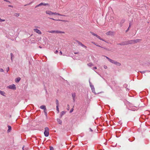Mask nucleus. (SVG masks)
Returning a JSON list of instances; mask_svg holds the SVG:
<instances>
[{"mask_svg": "<svg viewBox=\"0 0 150 150\" xmlns=\"http://www.w3.org/2000/svg\"><path fill=\"white\" fill-rule=\"evenodd\" d=\"M106 59L108 60L111 63L112 62V60L110 59V58H109L108 57H105Z\"/></svg>", "mask_w": 150, "mask_h": 150, "instance_id": "obj_21", "label": "nucleus"}, {"mask_svg": "<svg viewBox=\"0 0 150 150\" xmlns=\"http://www.w3.org/2000/svg\"><path fill=\"white\" fill-rule=\"evenodd\" d=\"M125 22V20L124 19H122L121 20L119 24V25L120 27H121L122 26L123 24Z\"/></svg>", "mask_w": 150, "mask_h": 150, "instance_id": "obj_9", "label": "nucleus"}, {"mask_svg": "<svg viewBox=\"0 0 150 150\" xmlns=\"http://www.w3.org/2000/svg\"><path fill=\"white\" fill-rule=\"evenodd\" d=\"M57 15V13L56 12H53V15Z\"/></svg>", "mask_w": 150, "mask_h": 150, "instance_id": "obj_46", "label": "nucleus"}, {"mask_svg": "<svg viewBox=\"0 0 150 150\" xmlns=\"http://www.w3.org/2000/svg\"><path fill=\"white\" fill-rule=\"evenodd\" d=\"M111 63L118 66H120L121 65V64L120 63L113 60H112Z\"/></svg>", "mask_w": 150, "mask_h": 150, "instance_id": "obj_3", "label": "nucleus"}, {"mask_svg": "<svg viewBox=\"0 0 150 150\" xmlns=\"http://www.w3.org/2000/svg\"><path fill=\"white\" fill-rule=\"evenodd\" d=\"M117 45H119L121 46H124L127 45V41H123L121 42L120 43L117 44Z\"/></svg>", "mask_w": 150, "mask_h": 150, "instance_id": "obj_4", "label": "nucleus"}, {"mask_svg": "<svg viewBox=\"0 0 150 150\" xmlns=\"http://www.w3.org/2000/svg\"><path fill=\"white\" fill-rule=\"evenodd\" d=\"M114 33L113 32L109 31L106 33V34L107 35H114Z\"/></svg>", "mask_w": 150, "mask_h": 150, "instance_id": "obj_8", "label": "nucleus"}, {"mask_svg": "<svg viewBox=\"0 0 150 150\" xmlns=\"http://www.w3.org/2000/svg\"><path fill=\"white\" fill-rule=\"evenodd\" d=\"M0 93L1 95L4 96V94H5V92L4 91L0 90Z\"/></svg>", "mask_w": 150, "mask_h": 150, "instance_id": "obj_24", "label": "nucleus"}, {"mask_svg": "<svg viewBox=\"0 0 150 150\" xmlns=\"http://www.w3.org/2000/svg\"><path fill=\"white\" fill-rule=\"evenodd\" d=\"M40 108L41 109L44 110V109L46 108V107L45 105H43L41 106L40 107Z\"/></svg>", "mask_w": 150, "mask_h": 150, "instance_id": "obj_20", "label": "nucleus"}, {"mask_svg": "<svg viewBox=\"0 0 150 150\" xmlns=\"http://www.w3.org/2000/svg\"><path fill=\"white\" fill-rule=\"evenodd\" d=\"M131 27V24H130V23H129V28H130Z\"/></svg>", "mask_w": 150, "mask_h": 150, "instance_id": "obj_61", "label": "nucleus"}, {"mask_svg": "<svg viewBox=\"0 0 150 150\" xmlns=\"http://www.w3.org/2000/svg\"><path fill=\"white\" fill-rule=\"evenodd\" d=\"M20 80L21 78L20 77H17L15 79V82L17 83L20 81Z\"/></svg>", "mask_w": 150, "mask_h": 150, "instance_id": "obj_15", "label": "nucleus"}, {"mask_svg": "<svg viewBox=\"0 0 150 150\" xmlns=\"http://www.w3.org/2000/svg\"><path fill=\"white\" fill-rule=\"evenodd\" d=\"M97 69V67H93V69L94 70V69Z\"/></svg>", "mask_w": 150, "mask_h": 150, "instance_id": "obj_50", "label": "nucleus"}, {"mask_svg": "<svg viewBox=\"0 0 150 150\" xmlns=\"http://www.w3.org/2000/svg\"><path fill=\"white\" fill-rule=\"evenodd\" d=\"M74 53L75 54H78V53H79V52H74Z\"/></svg>", "mask_w": 150, "mask_h": 150, "instance_id": "obj_62", "label": "nucleus"}, {"mask_svg": "<svg viewBox=\"0 0 150 150\" xmlns=\"http://www.w3.org/2000/svg\"><path fill=\"white\" fill-rule=\"evenodd\" d=\"M89 84H90V86H93V85H92V83H91L90 82V81H89Z\"/></svg>", "mask_w": 150, "mask_h": 150, "instance_id": "obj_52", "label": "nucleus"}, {"mask_svg": "<svg viewBox=\"0 0 150 150\" xmlns=\"http://www.w3.org/2000/svg\"><path fill=\"white\" fill-rule=\"evenodd\" d=\"M76 42L78 43V44L80 45H81L82 44V43L80 42H79V41L76 40Z\"/></svg>", "mask_w": 150, "mask_h": 150, "instance_id": "obj_32", "label": "nucleus"}, {"mask_svg": "<svg viewBox=\"0 0 150 150\" xmlns=\"http://www.w3.org/2000/svg\"><path fill=\"white\" fill-rule=\"evenodd\" d=\"M57 121L59 124L60 125L62 124V121L60 119L57 118Z\"/></svg>", "mask_w": 150, "mask_h": 150, "instance_id": "obj_17", "label": "nucleus"}, {"mask_svg": "<svg viewBox=\"0 0 150 150\" xmlns=\"http://www.w3.org/2000/svg\"><path fill=\"white\" fill-rule=\"evenodd\" d=\"M48 32L50 33H55V30H52L51 31H48Z\"/></svg>", "mask_w": 150, "mask_h": 150, "instance_id": "obj_37", "label": "nucleus"}, {"mask_svg": "<svg viewBox=\"0 0 150 150\" xmlns=\"http://www.w3.org/2000/svg\"><path fill=\"white\" fill-rule=\"evenodd\" d=\"M45 13L46 14H48L49 15H53V12L50 11H45Z\"/></svg>", "mask_w": 150, "mask_h": 150, "instance_id": "obj_6", "label": "nucleus"}, {"mask_svg": "<svg viewBox=\"0 0 150 150\" xmlns=\"http://www.w3.org/2000/svg\"><path fill=\"white\" fill-rule=\"evenodd\" d=\"M32 3V2H30V3H29L28 4H26L25 5H24V6H26L27 5H30Z\"/></svg>", "mask_w": 150, "mask_h": 150, "instance_id": "obj_42", "label": "nucleus"}, {"mask_svg": "<svg viewBox=\"0 0 150 150\" xmlns=\"http://www.w3.org/2000/svg\"><path fill=\"white\" fill-rule=\"evenodd\" d=\"M56 110L57 111V113H59V106H56Z\"/></svg>", "mask_w": 150, "mask_h": 150, "instance_id": "obj_28", "label": "nucleus"}, {"mask_svg": "<svg viewBox=\"0 0 150 150\" xmlns=\"http://www.w3.org/2000/svg\"><path fill=\"white\" fill-rule=\"evenodd\" d=\"M8 129L7 131V132H10L11 130V126L8 125Z\"/></svg>", "mask_w": 150, "mask_h": 150, "instance_id": "obj_13", "label": "nucleus"}, {"mask_svg": "<svg viewBox=\"0 0 150 150\" xmlns=\"http://www.w3.org/2000/svg\"><path fill=\"white\" fill-rule=\"evenodd\" d=\"M103 48L106 50H108L107 48H105V47H103Z\"/></svg>", "mask_w": 150, "mask_h": 150, "instance_id": "obj_54", "label": "nucleus"}, {"mask_svg": "<svg viewBox=\"0 0 150 150\" xmlns=\"http://www.w3.org/2000/svg\"><path fill=\"white\" fill-rule=\"evenodd\" d=\"M58 52V51L57 50H56L55 52H54V53H55V54H57V53Z\"/></svg>", "mask_w": 150, "mask_h": 150, "instance_id": "obj_53", "label": "nucleus"}, {"mask_svg": "<svg viewBox=\"0 0 150 150\" xmlns=\"http://www.w3.org/2000/svg\"><path fill=\"white\" fill-rule=\"evenodd\" d=\"M7 87L9 88V89H12L14 90H16V86L14 84L8 86Z\"/></svg>", "mask_w": 150, "mask_h": 150, "instance_id": "obj_2", "label": "nucleus"}, {"mask_svg": "<svg viewBox=\"0 0 150 150\" xmlns=\"http://www.w3.org/2000/svg\"><path fill=\"white\" fill-rule=\"evenodd\" d=\"M100 40H102V41H105L104 40H103V39L101 38V39Z\"/></svg>", "mask_w": 150, "mask_h": 150, "instance_id": "obj_63", "label": "nucleus"}, {"mask_svg": "<svg viewBox=\"0 0 150 150\" xmlns=\"http://www.w3.org/2000/svg\"><path fill=\"white\" fill-rule=\"evenodd\" d=\"M90 67H92L93 65V64L92 63H89L87 64Z\"/></svg>", "mask_w": 150, "mask_h": 150, "instance_id": "obj_23", "label": "nucleus"}, {"mask_svg": "<svg viewBox=\"0 0 150 150\" xmlns=\"http://www.w3.org/2000/svg\"><path fill=\"white\" fill-rule=\"evenodd\" d=\"M49 129L48 127H46L45 128V130L44 132V134L45 137H47L49 135Z\"/></svg>", "mask_w": 150, "mask_h": 150, "instance_id": "obj_1", "label": "nucleus"}, {"mask_svg": "<svg viewBox=\"0 0 150 150\" xmlns=\"http://www.w3.org/2000/svg\"><path fill=\"white\" fill-rule=\"evenodd\" d=\"M121 122L120 121L119 122H118V123L119 124L121 123Z\"/></svg>", "mask_w": 150, "mask_h": 150, "instance_id": "obj_64", "label": "nucleus"}, {"mask_svg": "<svg viewBox=\"0 0 150 150\" xmlns=\"http://www.w3.org/2000/svg\"><path fill=\"white\" fill-rule=\"evenodd\" d=\"M96 37L98 38V39H99L100 40L101 39V38L97 35V36H96Z\"/></svg>", "mask_w": 150, "mask_h": 150, "instance_id": "obj_39", "label": "nucleus"}, {"mask_svg": "<svg viewBox=\"0 0 150 150\" xmlns=\"http://www.w3.org/2000/svg\"><path fill=\"white\" fill-rule=\"evenodd\" d=\"M0 71L2 72H4V70L2 69H0Z\"/></svg>", "mask_w": 150, "mask_h": 150, "instance_id": "obj_43", "label": "nucleus"}, {"mask_svg": "<svg viewBox=\"0 0 150 150\" xmlns=\"http://www.w3.org/2000/svg\"><path fill=\"white\" fill-rule=\"evenodd\" d=\"M49 18L50 19H51L53 20L54 21H62V20H60V19L57 20V19H54L53 18Z\"/></svg>", "mask_w": 150, "mask_h": 150, "instance_id": "obj_22", "label": "nucleus"}, {"mask_svg": "<svg viewBox=\"0 0 150 150\" xmlns=\"http://www.w3.org/2000/svg\"><path fill=\"white\" fill-rule=\"evenodd\" d=\"M57 15H58V16H63V15L59 13H57Z\"/></svg>", "mask_w": 150, "mask_h": 150, "instance_id": "obj_41", "label": "nucleus"}, {"mask_svg": "<svg viewBox=\"0 0 150 150\" xmlns=\"http://www.w3.org/2000/svg\"><path fill=\"white\" fill-rule=\"evenodd\" d=\"M5 21V20L2 19L0 18V22L4 21Z\"/></svg>", "mask_w": 150, "mask_h": 150, "instance_id": "obj_45", "label": "nucleus"}, {"mask_svg": "<svg viewBox=\"0 0 150 150\" xmlns=\"http://www.w3.org/2000/svg\"><path fill=\"white\" fill-rule=\"evenodd\" d=\"M97 46L99 47H101V48H103V47H102L101 46H100V45H97Z\"/></svg>", "mask_w": 150, "mask_h": 150, "instance_id": "obj_56", "label": "nucleus"}, {"mask_svg": "<svg viewBox=\"0 0 150 150\" xmlns=\"http://www.w3.org/2000/svg\"><path fill=\"white\" fill-rule=\"evenodd\" d=\"M76 42L78 43V44L80 45H81L82 44V43L80 42H79V41L76 40Z\"/></svg>", "mask_w": 150, "mask_h": 150, "instance_id": "obj_29", "label": "nucleus"}, {"mask_svg": "<svg viewBox=\"0 0 150 150\" xmlns=\"http://www.w3.org/2000/svg\"><path fill=\"white\" fill-rule=\"evenodd\" d=\"M22 149L23 150H28V149H27L25 147V146H23Z\"/></svg>", "mask_w": 150, "mask_h": 150, "instance_id": "obj_36", "label": "nucleus"}, {"mask_svg": "<svg viewBox=\"0 0 150 150\" xmlns=\"http://www.w3.org/2000/svg\"><path fill=\"white\" fill-rule=\"evenodd\" d=\"M50 150H54V148L52 146H50Z\"/></svg>", "mask_w": 150, "mask_h": 150, "instance_id": "obj_35", "label": "nucleus"}, {"mask_svg": "<svg viewBox=\"0 0 150 150\" xmlns=\"http://www.w3.org/2000/svg\"><path fill=\"white\" fill-rule=\"evenodd\" d=\"M9 71V67H8L6 69V71L7 72L8 71Z\"/></svg>", "mask_w": 150, "mask_h": 150, "instance_id": "obj_40", "label": "nucleus"}, {"mask_svg": "<svg viewBox=\"0 0 150 150\" xmlns=\"http://www.w3.org/2000/svg\"><path fill=\"white\" fill-rule=\"evenodd\" d=\"M42 4H41V3H40L39 4L36 6L35 7V8H36L39 6H42Z\"/></svg>", "mask_w": 150, "mask_h": 150, "instance_id": "obj_33", "label": "nucleus"}, {"mask_svg": "<svg viewBox=\"0 0 150 150\" xmlns=\"http://www.w3.org/2000/svg\"><path fill=\"white\" fill-rule=\"evenodd\" d=\"M76 42L78 43V44L80 45H81L82 44V43L80 42H79V41L76 40Z\"/></svg>", "mask_w": 150, "mask_h": 150, "instance_id": "obj_30", "label": "nucleus"}, {"mask_svg": "<svg viewBox=\"0 0 150 150\" xmlns=\"http://www.w3.org/2000/svg\"><path fill=\"white\" fill-rule=\"evenodd\" d=\"M41 4H42V5L45 6H50V4H48V3H41Z\"/></svg>", "mask_w": 150, "mask_h": 150, "instance_id": "obj_18", "label": "nucleus"}, {"mask_svg": "<svg viewBox=\"0 0 150 150\" xmlns=\"http://www.w3.org/2000/svg\"><path fill=\"white\" fill-rule=\"evenodd\" d=\"M141 40H142L141 39H135V40H133L134 44H135V43L138 42H139L140 41H141Z\"/></svg>", "mask_w": 150, "mask_h": 150, "instance_id": "obj_10", "label": "nucleus"}, {"mask_svg": "<svg viewBox=\"0 0 150 150\" xmlns=\"http://www.w3.org/2000/svg\"><path fill=\"white\" fill-rule=\"evenodd\" d=\"M129 105L130 107H133V105L131 103H129L128 104Z\"/></svg>", "mask_w": 150, "mask_h": 150, "instance_id": "obj_34", "label": "nucleus"}, {"mask_svg": "<svg viewBox=\"0 0 150 150\" xmlns=\"http://www.w3.org/2000/svg\"><path fill=\"white\" fill-rule=\"evenodd\" d=\"M91 89L92 92L93 93H94L95 95H96L97 94H98L101 93V92H100V93H96L95 92V88L93 86H91Z\"/></svg>", "mask_w": 150, "mask_h": 150, "instance_id": "obj_5", "label": "nucleus"}, {"mask_svg": "<svg viewBox=\"0 0 150 150\" xmlns=\"http://www.w3.org/2000/svg\"><path fill=\"white\" fill-rule=\"evenodd\" d=\"M10 55H11V61L13 62V58L14 57V55L12 53H11Z\"/></svg>", "mask_w": 150, "mask_h": 150, "instance_id": "obj_19", "label": "nucleus"}, {"mask_svg": "<svg viewBox=\"0 0 150 150\" xmlns=\"http://www.w3.org/2000/svg\"><path fill=\"white\" fill-rule=\"evenodd\" d=\"M92 43H93V44H94L95 45L96 44V43H95V42H91Z\"/></svg>", "mask_w": 150, "mask_h": 150, "instance_id": "obj_59", "label": "nucleus"}, {"mask_svg": "<svg viewBox=\"0 0 150 150\" xmlns=\"http://www.w3.org/2000/svg\"><path fill=\"white\" fill-rule=\"evenodd\" d=\"M4 1H6V2H8L9 3H10V2L8 0H4Z\"/></svg>", "mask_w": 150, "mask_h": 150, "instance_id": "obj_47", "label": "nucleus"}, {"mask_svg": "<svg viewBox=\"0 0 150 150\" xmlns=\"http://www.w3.org/2000/svg\"><path fill=\"white\" fill-rule=\"evenodd\" d=\"M104 69H107V68H108V67H107V66H106V65H104Z\"/></svg>", "mask_w": 150, "mask_h": 150, "instance_id": "obj_48", "label": "nucleus"}, {"mask_svg": "<svg viewBox=\"0 0 150 150\" xmlns=\"http://www.w3.org/2000/svg\"><path fill=\"white\" fill-rule=\"evenodd\" d=\"M90 33L91 34H92L94 36H95L96 37V36H97V35L95 33H93V32H90Z\"/></svg>", "mask_w": 150, "mask_h": 150, "instance_id": "obj_26", "label": "nucleus"}, {"mask_svg": "<svg viewBox=\"0 0 150 150\" xmlns=\"http://www.w3.org/2000/svg\"><path fill=\"white\" fill-rule=\"evenodd\" d=\"M55 33H64V32L63 31H61L59 30H55Z\"/></svg>", "mask_w": 150, "mask_h": 150, "instance_id": "obj_16", "label": "nucleus"}, {"mask_svg": "<svg viewBox=\"0 0 150 150\" xmlns=\"http://www.w3.org/2000/svg\"><path fill=\"white\" fill-rule=\"evenodd\" d=\"M129 28H129V27H128V28H127V30H126V33H127L128 32V31L129 30Z\"/></svg>", "mask_w": 150, "mask_h": 150, "instance_id": "obj_49", "label": "nucleus"}, {"mask_svg": "<svg viewBox=\"0 0 150 150\" xmlns=\"http://www.w3.org/2000/svg\"><path fill=\"white\" fill-rule=\"evenodd\" d=\"M59 53H60V55H62V51H60V52Z\"/></svg>", "mask_w": 150, "mask_h": 150, "instance_id": "obj_55", "label": "nucleus"}, {"mask_svg": "<svg viewBox=\"0 0 150 150\" xmlns=\"http://www.w3.org/2000/svg\"><path fill=\"white\" fill-rule=\"evenodd\" d=\"M16 14H17V16H19V14L18 13H16Z\"/></svg>", "mask_w": 150, "mask_h": 150, "instance_id": "obj_57", "label": "nucleus"}, {"mask_svg": "<svg viewBox=\"0 0 150 150\" xmlns=\"http://www.w3.org/2000/svg\"><path fill=\"white\" fill-rule=\"evenodd\" d=\"M45 116L46 117H47V112H45Z\"/></svg>", "mask_w": 150, "mask_h": 150, "instance_id": "obj_51", "label": "nucleus"}, {"mask_svg": "<svg viewBox=\"0 0 150 150\" xmlns=\"http://www.w3.org/2000/svg\"><path fill=\"white\" fill-rule=\"evenodd\" d=\"M81 46H82V47H83L84 46V45L82 44Z\"/></svg>", "mask_w": 150, "mask_h": 150, "instance_id": "obj_60", "label": "nucleus"}, {"mask_svg": "<svg viewBox=\"0 0 150 150\" xmlns=\"http://www.w3.org/2000/svg\"><path fill=\"white\" fill-rule=\"evenodd\" d=\"M72 96L73 98V99L74 101H75V97L76 96V94L75 93H72Z\"/></svg>", "mask_w": 150, "mask_h": 150, "instance_id": "obj_14", "label": "nucleus"}, {"mask_svg": "<svg viewBox=\"0 0 150 150\" xmlns=\"http://www.w3.org/2000/svg\"><path fill=\"white\" fill-rule=\"evenodd\" d=\"M89 129L90 130V131H91V132H92L93 131V130H92V129L91 128H90Z\"/></svg>", "mask_w": 150, "mask_h": 150, "instance_id": "obj_58", "label": "nucleus"}, {"mask_svg": "<svg viewBox=\"0 0 150 150\" xmlns=\"http://www.w3.org/2000/svg\"><path fill=\"white\" fill-rule=\"evenodd\" d=\"M74 109H73V108H72L71 109V110H70L69 112L70 113H71L73 111V110Z\"/></svg>", "mask_w": 150, "mask_h": 150, "instance_id": "obj_44", "label": "nucleus"}, {"mask_svg": "<svg viewBox=\"0 0 150 150\" xmlns=\"http://www.w3.org/2000/svg\"><path fill=\"white\" fill-rule=\"evenodd\" d=\"M76 42L78 43V44L80 45H81L82 44V43L80 42H79V41L76 40Z\"/></svg>", "mask_w": 150, "mask_h": 150, "instance_id": "obj_31", "label": "nucleus"}, {"mask_svg": "<svg viewBox=\"0 0 150 150\" xmlns=\"http://www.w3.org/2000/svg\"><path fill=\"white\" fill-rule=\"evenodd\" d=\"M66 113V112L64 111H62V112H61L60 113V118H62L63 115H64Z\"/></svg>", "mask_w": 150, "mask_h": 150, "instance_id": "obj_12", "label": "nucleus"}, {"mask_svg": "<svg viewBox=\"0 0 150 150\" xmlns=\"http://www.w3.org/2000/svg\"><path fill=\"white\" fill-rule=\"evenodd\" d=\"M146 71L150 72V71H140V72L142 73H145L146 72Z\"/></svg>", "mask_w": 150, "mask_h": 150, "instance_id": "obj_27", "label": "nucleus"}, {"mask_svg": "<svg viewBox=\"0 0 150 150\" xmlns=\"http://www.w3.org/2000/svg\"><path fill=\"white\" fill-rule=\"evenodd\" d=\"M127 45L129 44H134L133 40L127 41Z\"/></svg>", "mask_w": 150, "mask_h": 150, "instance_id": "obj_11", "label": "nucleus"}, {"mask_svg": "<svg viewBox=\"0 0 150 150\" xmlns=\"http://www.w3.org/2000/svg\"><path fill=\"white\" fill-rule=\"evenodd\" d=\"M44 113L47 112V110L46 108L44 110Z\"/></svg>", "mask_w": 150, "mask_h": 150, "instance_id": "obj_38", "label": "nucleus"}, {"mask_svg": "<svg viewBox=\"0 0 150 150\" xmlns=\"http://www.w3.org/2000/svg\"><path fill=\"white\" fill-rule=\"evenodd\" d=\"M34 32H36V33H37L38 34H41L42 33L41 31L40 30H39L37 29H34Z\"/></svg>", "mask_w": 150, "mask_h": 150, "instance_id": "obj_7", "label": "nucleus"}, {"mask_svg": "<svg viewBox=\"0 0 150 150\" xmlns=\"http://www.w3.org/2000/svg\"><path fill=\"white\" fill-rule=\"evenodd\" d=\"M56 103L57 106H59V101L58 100H57V99L56 100Z\"/></svg>", "mask_w": 150, "mask_h": 150, "instance_id": "obj_25", "label": "nucleus"}]
</instances>
